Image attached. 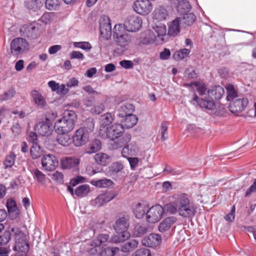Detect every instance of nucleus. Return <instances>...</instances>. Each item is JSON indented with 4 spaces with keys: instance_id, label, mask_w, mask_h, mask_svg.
<instances>
[{
    "instance_id": "obj_22",
    "label": "nucleus",
    "mask_w": 256,
    "mask_h": 256,
    "mask_svg": "<svg viewBox=\"0 0 256 256\" xmlns=\"http://www.w3.org/2000/svg\"><path fill=\"white\" fill-rule=\"evenodd\" d=\"M193 100L196 102L202 108L212 110L215 107V103L212 100H206L203 98H200L194 94L193 97Z\"/></svg>"
},
{
    "instance_id": "obj_55",
    "label": "nucleus",
    "mask_w": 256,
    "mask_h": 256,
    "mask_svg": "<svg viewBox=\"0 0 256 256\" xmlns=\"http://www.w3.org/2000/svg\"><path fill=\"white\" fill-rule=\"evenodd\" d=\"M168 125L166 122H162L161 124L160 129V133L161 139L162 140H165L168 138Z\"/></svg>"
},
{
    "instance_id": "obj_44",
    "label": "nucleus",
    "mask_w": 256,
    "mask_h": 256,
    "mask_svg": "<svg viewBox=\"0 0 256 256\" xmlns=\"http://www.w3.org/2000/svg\"><path fill=\"white\" fill-rule=\"evenodd\" d=\"M32 173L34 178L36 179L39 183L42 184L44 182L46 178V175L39 170L35 168L33 170Z\"/></svg>"
},
{
    "instance_id": "obj_1",
    "label": "nucleus",
    "mask_w": 256,
    "mask_h": 256,
    "mask_svg": "<svg viewBox=\"0 0 256 256\" xmlns=\"http://www.w3.org/2000/svg\"><path fill=\"white\" fill-rule=\"evenodd\" d=\"M164 209L171 214H178L184 218H192L196 212L188 195L184 193L174 194L170 202L164 206Z\"/></svg>"
},
{
    "instance_id": "obj_14",
    "label": "nucleus",
    "mask_w": 256,
    "mask_h": 256,
    "mask_svg": "<svg viewBox=\"0 0 256 256\" xmlns=\"http://www.w3.org/2000/svg\"><path fill=\"white\" fill-rule=\"evenodd\" d=\"M52 122L46 120L37 123L35 126V130L40 135L42 136H50L52 131Z\"/></svg>"
},
{
    "instance_id": "obj_13",
    "label": "nucleus",
    "mask_w": 256,
    "mask_h": 256,
    "mask_svg": "<svg viewBox=\"0 0 256 256\" xmlns=\"http://www.w3.org/2000/svg\"><path fill=\"white\" fill-rule=\"evenodd\" d=\"M100 30L101 36L106 40L110 38L112 27L110 20L109 17L106 16L101 19L100 22Z\"/></svg>"
},
{
    "instance_id": "obj_37",
    "label": "nucleus",
    "mask_w": 256,
    "mask_h": 256,
    "mask_svg": "<svg viewBox=\"0 0 256 256\" xmlns=\"http://www.w3.org/2000/svg\"><path fill=\"white\" fill-rule=\"evenodd\" d=\"M154 32L156 34V37L160 38L162 41L164 40V37L166 36V28L164 24H160L154 27Z\"/></svg>"
},
{
    "instance_id": "obj_47",
    "label": "nucleus",
    "mask_w": 256,
    "mask_h": 256,
    "mask_svg": "<svg viewBox=\"0 0 256 256\" xmlns=\"http://www.w3.org/2000/svg\"><path fill=\"white\" fill-rule=\"evenodd\" d=\"M123 168V164L120 162H116L113 163L109 167L110 175L116 174L118 172H120Z\"/></svg>"
},
{
    "instance_id": "obj_45",
    "label": "nucleus",
    "mask_w": 256,
    "mask_h": 256,
    "mask_svg": "<svg viewBox=\"0 0 256 256\" xmlns=\"http://www.w3.org/2000/svg\"><path fill=\"white\" fill-rule=\"evenodd\" d=\"M6 208L9 212H14L16 214V216L14 218H16L18 216V212L16 206V202L12 200L9 199L6 202Z\"/></svg>"
},
{
    "instance_id": "obj_11",
    "label": "nucleus",
    "mask_w": 256,
    "mask_h": 256,
    "mask_svg": "<svg viewBox=\"0 0 256 256\" xmlns=\"http://www.w3.org/2000/svg\"><path fill=\"white\" fill-rule=\"evenodd\" d=\"M129 216L126 214H120L118 218L116 220L114 225V228L116 233L128 232V229L129 227Z\"/></svg>"
},
{
    "instance_id": "obj_4",
    "label": "nucleus",
    "mask_w": 256,
    "mask_h": 256,
    "mask_svg": "<svg viewBox=\"0 0 256 256\" xmlns=\"http://www.w3.org/2000/svg\"><path fill=\"white\" fill-rule=\"evenodd\" d=\"M87 126H82L78 129L72 136V144L76 147L86 144L90 140V136L93 131L94 122L93 120H86Z\"/></svg>"
},
{
    "instance_id": "obj_41",
    "label": "nucleus",
    "mask_w": 256,
    "mask_h": 256,
    "mask_svg": "<svg viewBox=\"0 0 256 256\" xmlns=\"http://www.w3.org/2000/svg\"><path fill=\"white\" fill-rule=\"evenodd\" d=\"M119 251L116 247L106 248L102 250L99 252V256H114Z\"/></svg>"
},
{
    "instance_id": "obj_29",
    "label": "nucleus",
    "mask_w": 256,
    "mask_h": 256,
    "mask_svg": "<svg viewBox=\"0 0 256 256\" xmlns=\"http://www.w3.org/2000/svg\"><path fill=\"white\" fill-rule=\"evenodd\" d=\"M138 244V240H130L129 241L124 243L121 246V251L124 252H129L133 251L137 248Z\"/></svg>"
},
{
    "instance_id": "obj_12",
    "label": "nucleus",
    "mask_w": 256,
    "mask_h": 256,
    "mask_svg": "<svg viewBox=\"0 0 256 256\" xmlns=\"http://www.w3.org/2000/svg\"><path fill=\"white\" fill-rule=\"evenodd\" d=\"M133 8L140 14L146 15L152 10V6L148 0H137L134 2Z\"/></svg>"
},
{
    "instance_id": "obj_25",
    "label": "nucleus",
    "mask_w": 256,
    "mask_h": 256,
    "mask_svg": "<svg viewBox=\"0 0 256 256\" xmlns=\"http://www.w3.org/2000/svg\"><path fill=\"white\" fill-rule=\"evenodd\" d=\"M148 206L145 204H138L134 208L133 212L136 218L140 219L143 218L148 211Z\"/></svg>"
},
{
    "instance_id": "obj_32",
    "label": "nucleus",
    "mask_w": 256,
    "mask_h": 256,
    "mask_svg": "<svg viewBox=\"0 0 256 256\" xmlns=\"http://www.w3.org/2000/svg\"><path fill=\"white\" fill-rule=\"evenodd\" d=\"M90 192L89 185L82 184L78 186L74 190V194L80 198L86 196Z\"/></svg>"
},
{
    "instance_id": "obj_50",
    "label": "nucleus",
    "mask_w": 256,
    "mask_h": 256,
    "mask_svg": "<svg viewBox=\"0 0 256 256\" xmlns=\"http://www.w3.org/2000/svg\"><path fill=\"white\" fill-rule=\"evenodd\" d=\"M11 238V234L10 230H5L0 233V246L7 244Z\"/></svg>"
},
{
    "instance_id": "obj_2",
    "label": "nucleus",
    "mask_w": 256,
    "mask_h": 256,
    "mask_svg": "<svg viewBox=\"0 0 256 256\" xmlns=\"http://www.w3.org/2000/svg\"><path fill=\"white\" fill-rule=\"evenodd\" d=\"M124 132V126L120 124H114L106 128V134L110 140L108 144L110 148L117 149L121 148L130 140L131 136L130 134H126L121 137Z\"/></svg>"
},
{
    "instance_id": "obj_40",
    "label": "nucleus",
    "mask_w": 256,
    "mask_h": 256,
    "mask_svg": "<svg viewBox=\"0 0 256 256\" xmlns=\"http://www.w3.org/2000/svg\"><path fill=\"white\" fill-rule=\"evenodd\" d=\"M102 143L100 140L96 139L92 140L90 145L87 153L91 154L98 152L100 149Z\"/></svg>"
},
{
    "instance_id": "obj_33",
    "label": "nucleus",
    "mask_w": 256,
    "mask_h": 256,
    "mask_svg": "<svg viewBox=\"0 0 256 256\" xmlns=\"http://www.w3.org/2000/svg\"><path fill=\"white\" fill-rule=\"evenodd\" d=\"M177 3V10L181 13H185L189 12L191 9L189 2L186 0H176Z\"/></svg>"
},
{
    "instance_id": "obj_58",
    "label": "nucleus",
    "mask_w": 256,
    "mask_h": 256,
    "mask_svg": "<svg viewBox=\"0 0 256 256\" xmlns=\"http://www.w3.org/2000/svg\"><path fill=\"white\" fill-rule=\"evenodd\" d=\"M25 6L33 11L36 10L38 8V4L36 0H25L24 1Z\"/></svg>"
},
{
    "instance_id": "obj_21",
    "label": "nucleus",
    "mask_w": 256,
    "mask_h": 256,
    "mask_svg": "<svg viewBox=\"0 0 256 256\" xmlns=\"http://www.w3.org/2000/svg\"><path fill=\"white\" fill-rule=\"evenodd\" d=\"M181 24L180 18H176L170 22L168 26V34L174 37L176 36L180 32Z\"/></svg>"
},
{
    "instance_id": "obj_35",
    "label": "nucleus",
    "mask_w": 256,
    "mask_h": 256,
    "mask_svg": "<svg viewBox=\"0 0 256 256\" xmlns=\"http://www.w3.org/2000/svg\"><path fill=\"white\" fill-rule=\"evenodd\" d=\"M147 232V227L144 224H136L133 230V234L136 237H140Z\"/></svg>"
},
{
    "instance_id": "obj_49",
    "label": "nucleus",
    "mask_w": 256,
    "mask_h": 256,
    "mask_svg": "<svg viewBox=\"0 0 256 256\" xmlns=\"http://www.w3.org/2000/svg\"><path fill=\"white\" fill-rule=\"evenodd\" d=\"M100 120L102 126H106L112 122L114 118L110 113L107 112L101 116Z\"/></svg>"
},
{
    "instance_id": "obj_57",
    "label": "nucleus",
    "mask_w": 256,
    "mask_h": 256,
    "mask_svg": "<svg viewBox=\"0 0 256 256\" xmlns=\"http://www.w3.org/2000/svg\"><path fill=\"white\" fill-rule=\"evenodd\" d=\"M163 172L172 176H178L182 174V172L180 170L172 168L170 166L168 165L166 166Z\"/></svg>"
},
{
    "instance_id": "obj_8",
    "label": "nucleus",
    "mask_w": 256,
    "mask_h": 256,
    "mask_svg": "<svg viewBox=\"0 0 256 256\" xmlns=\"http://www.w3.org/2000/svg\"><path fill=\"white\" fill-rule=\"evenodd\" d=\"M20 36L29 40L37 39L40 36V30L38 24H26L20 28Z\"/></svg>"
},
{
    "instance_id": "obj_24",
    "label": "nucleus",
    "mask_w": 256,
    "mask_h": 256,
    "mask_svg": "<svg viewBox=\"0 0 256 256\" xmlns=\"http://www.w3.org/2000/svg\"><path fill=\"white\" fill-rule=\"evenodd\" d=\"M61 162L64 169H70L78 165L80 160L76 157H67L62 160Z\"/></svg>"
},
{
    "instance_id": "obj_62",
    "label": "nucleus",
    "mask_w": 256,
    "mask_h": 256,
    "mask_svg": "<svg viewBox=\"0 0 256 256\" xmlns=\"http://www.w3.org/2000/svg\"><path fill=\"white\" fill-rule=\"evenodd\" d=\"M85 178L82 176H77L70 180V184L72 186H75L76 185L81 182H83Z\"/></svg>"
},
{
    "instance_id": "obj_18",
    "label": "nucleus",
    "mask_w": 256,
    "mask_h": 256,
    "mask_svg": "<svg viewBox=\"0 0 256 256\" xmlns=\"http://www.w3.org/2000/svg\"><path fill=\"white\" fill-rule=\"evenodd\" d=\"M162 238L160 235L151 234L142 240V244L148 247H156L160 244Z\"/></svg>"
},
{
    "instance_id": "obj_28",
    "label": "nucleus",
    "mask_w": 256,
    "mask_h": 256,
    "mask_svg": "<svg viewBox=\"0 0 256 256\" xmlns=\"http://www.w3.org/2000/svg\"><path fill=\"white\" fill-rule=\"evenodd\" d=\"M154 18L158 21H162L166 20L168 16L166 9L162 6L156 8L153 13Z\"/></svg>"
},
{
    "instance_id": "obj_10",
    "label": "nucleus",
    "mask_w": 256,
    "mask_h": 256,
    "mask_svg": "<svg viewBox=\"0 0 256 256\" xmlns=\"http://www.w3.org/2000/svg\"><path fill=\"white\" fill-rule=\"evenodd\" d=\"M142 24V18L136 15L128 16L124 24V28L128 32H134L138 30Z\"/></svg>"
},
{
    "instance_id": "obj_60",
    "label": "nucleus",
    "mask_w": 256,
    "mask_h": 256,
    "mask_svg": "<svg viewBox=\"0 0 256 256\" xmlns=\"http://www.w3.org/2000/svg\"><path fill=\"white\" fill-rule=\"evenodd\" d=\"M184 76L186 78L192 79L196 78L197 74L194 70L192 68H187L184 72Z\"/></svg>"
},
{
    "instance_id": "obj_61",
    "label": "nucleus",
    "mask_w": 256,
    "mask_h": 256,
    "mask_svg": "<svg viewBox=\"0 0 256 256\" xmlns=\"http://www.w3.org/2000/svg\"><path fill=\"white\" fill-rule=\"evenodd\" d=\"M128 161L130 168L132 170H134L138 166V162H139V160L138 158H128Z\"/></svg>"
},
{
    "instance_id": "obj_59",
    "label": "nucleus",
    "mask_w": 256,
    "mask_h": 256,
    "mask_svg": "<svg viewBox=\"0 0 256 256\" xmlns=\"http://www.w3.org/2000/svg\"><path fill=\"white\" fill-rule=\"evenodd\" d=\"M150 250L146 248H140L137 250L134 256H150Z\"/></svg>"
},
{
    "instance_id": "obj_31",
    "label": "nucleus",
    "mask_w": 256,
    "mask_h": 256,
    "mask_svg": "<svg viewBox=\"0 0 256 256\" xmlns=\"http://www.w3.org/2000/svg\"><path fill=\"white\" fill-rule=\"evenodd\" d=\"M90 184L98 188H106L112 186L114 184V182L110 180L107 178L101 179L99 180H92Z\"/></svg>"
},
{
    "instance_id": "obj_36",
    "label": "nucleus",
    "mask_w": 256,
    "mask_h": 256,
    "mask_svg": "<svg viewBox=\"0 0 256 256\" xmlns=\"http://www.w3.org/2000/svg\"><path fill=\"white\" fill-rule=\"evenodd\" d=\"M130 236L129 232L122 233H117V234L114 236L110 239L109 242L118 243L127 240Z\"/></svg>"
},
{
    "instance_id": "obj_39",
    "label": "nucleus",
    "mask_w": 256,
    "mask_h": 256,
    "mask_svg": "<svg viewBox=\"0 0 256 256\" xmlns=\"http://www.w3.org/2000/svg\"><path fill=\"white\" fill-rule=\"evenodd\" d=\"M226 88L227 91L226 99L228 101L233 100L234 98L237 97L238 94L233 85L228 84L226 86Z\"/></svg>"
},
{
    "instance_id": "obj_53",
    "label": "nucleus",
    "mask_w": 256,
    "mask_h": 256,
    "mask_svg": "<svg viewBox=\"0 0 256 256\" xmlns=\"http://www.w3.org/2000/svg\"><path fill=\"white\" fill-rule=\"evenodd\" d=\"M74 46L86 52H88L92 48L90 44L88 42H74Z\"/></svg>"
},
{
    "instance_id": "obj_51",
    "label": "nucleus",
    "mask_w": 256,
    "mask_h": 256,
    "mask_svg": "<svg viewBox=\"0 0 256 256\" xmlns=\"http://www.w3.org/2000/svg\"><path fill=\"white\" fill-rule=\"evenodd\" d=\"M15 93L16 92L13 88H10L3 94H0V101H6L12 98Z\"/></svg>"
},
{
    "instance_id": "obj_6",
    "label": "nucleus",
    "mask_w": 256,
    "mask_h": 256,
    "mask_svg": "<svg viewBox=\"0 0 256 256\" xmlns=\"http://www.w3.org/2000/svg\"><path fill=\"white\" fill-rule=\"evenodd\" d=\"M28 47V43L22 38H16L12 40L10 45L11 54L16 58L24 53Z\"/></svg>"
},
{
    "instance_id": "obj_38",
    "label": "nucleus",
    "mask_w": 256,
    "mask_h": 256,
    "mask_svg": "<svg viewBox=\"0 0 256 256\" xmlns=\"http://www.w3.org/2000/svg\"><path fill=\"white\" fill-rule=\"evenodd\" d=\"M109 156L104 153H98L94 156L96 162L102 166H106L109 162Z\"/></svg>"
},
{
    "instance_id": "obj_5",
    "label": "nucleus",
    "mask_w": 256,
    "mask_h": 256,
    "mask_svg": "<svg viewBox=\"0 0 256 256\" xmlns=\"http://www.w3.org/2000/svg\"><path fill=\"white\" fill-rule=\"evenodd\" d=\"M122 28L121 24H118L114 26L113 29L114 38L117 45L120 46L114 50V52L118 54H122L127 50L128 46L131 41V36L129 34L127 33L120 34L118 32Z\"/></svg>"
},
{
    "instance_id": "obj_48",
    "label": "nucleus",
    "mask_w": 256,
    "mask_h": 256,
    "mask_svg": "<svg viewBox=\"0 0 256 256\" xmlns=\"http://www.w3.org/2000/svg\"><path fill=\"white\" fill-rule=\"evenodd\" d=\"M109 236L106 234H99L96 240H93V244L94 245H99L104 244L108 242H109Z\"/></svg>"
},
{
    "instance_id": "obj_20",
    "label": "nucleus",
    "mask_w": 256,
    "mask_h": 256,
    "mask_svg": "<svg viewBox=\"0 0 256 256\" xmlns=\"http://www.w3.org/2000/svg\"><path fill=\"white\" fill-rule=\"evenodd\" d=\"M224 88L220 86H216L211 88L208 91V98L212 100H220L224 94Z\"/></svg>"
},
{
    "instance_id": "obj_63",
    "label": "nucleus",
    "mask_w": 256,
    "mask_h": 256,
    "mask_svg": "<svg viewBox=\"0 0 256 256\" xmlns=\"http://www.w3.org/2000/svg\"><path fill=\"white\" fill-rule=\"evenodd\" d=\"M120 66L125 69H130L133 66V62L130 60H122L120 62Z\"/></svg>"
},
{
    "instance_id": "obj_3",
    "label": "nucleus",
    "mask_w": 256,
    "mask_h": 256,
    "mask_svg": "<svg viewBox=\"0 0 256 256\" xmlns=\"http://www.w3.org/2000/svg\"><path fill=\"white\" fill-rule=\"evenodd\" d=\"M77 116L73 110H67L62 118L57 120L54 126L58 134H65L71 132L74 127Z\"/></svg>"
},
{
    "instance_id": "obj_16",
    "label": "nucleus",
    "mask_w": 256,
    "mask_h": 256,
    "mask_svg": "<svg viewBox=\"0 0 256 256\" xmlns=\"http://www.w3.org/2000/svg\"><path fill=\"white\" fill-rule=\"evenodd\" d=\"M115 196L110 192H106L99 194L96 198L90 202V205L95 207L99 208L104 204L112 200Z\"/></svg>"
},
{
    "instance_id": "obj_15",
    "label": "nucleus",
    "mask_w": 256,
    "mask_h": 256,
    "mask_svg": "<svg viewBox=\"0 0 256 256\" xmlns=\"http://www.w3.org/2000/svg\"><path fill=\"white\" fill-rule=\"evenodd\" d=\"M248 100L246 98H239L233 100L230 104L229 109L232 114L239 113L246 107Z\"/></svg>"
},
{
    "instance_id": "obj_54",
    "label": "nucleus",
    "mask_w": 256,
    "mask_h": 256,
    "mask_svg": "<svg viewBox=\"0 0 256 256\" xmlns=\"http://www.w3.org/2000/svg\"><path fill=\"white\" fill-rule=\"evenodd\" d=\"M61 2V0H46L45 6L47 9L54 10L56 8Z\"/></svg>"
},
{
    "instance_id": "obj_17",
    "label": "nucleus",
    "mask_w": 256,
    "mask_h": 256,
    "mask_svg": "<svg viewBox=\"0 0 256 256\" xmlns=\"http://www.w3.org/2000/svg\"><path fill=\"white\" fill-rule=\"evenodd\" d=\"M42 165L48 171L54 170L58 165V161L52 154L44 156L42 159Z\"/></svg>"
},
{
    "instance_id": "obj_7",
    "label": "nucleus",
    "mask_w": 256,
    "mask_h": 256,
    "mask_svg": "<svg viewBox=\"0 0 256 256\" xmlns=\"http://www.w3.org/2000/svg\"><path fill=\"white\" fill-rule=\"evenodd\" d=\"M10 230L14 232L16 234L15 240L16 244L14 250L20 252H26L29 250L30 246L26 242V237L24 234L18 228H12Z\"/></svg>"
},
{
    "instance_id": "obj_42",
    "label": "nucleus",
    "mask_w": 256,
    "mask_h": 256,
    "mask_svg": "<svg viewBox=\"0 0 256 256\" xmlns=\"http://www.w3.org/2000/svg\"><path fill=\"white\" fill-rule=\"evenodd\" d=\"M190 53V50L188 48H183L174 52L172 56L174 60H178L186 58Z\"/></svg>"
},
{
    "instance_id": "obj_30",
    "label": "nucleus",
    "mask_w": 256,
    "mask_h": 256,
    "mask_svg": "<svg viewBox=\"0 0 256 256\" xmlns=\"http://www.w3.org/2000/svg\"><path fill=\"white\" fill-rule=\"evenodd\" d=\"M182 14L183 16L180 18V22L184 26L192 25L196 20V17L195 15L192 12Z\"/></svg>"
},
{
    "instance_id": "obj_23",
    "label": "nucleus",
    "mask_w": 256,
    "mask_h": 256,
    "mask_svg": "<svg viewBox=\"0 0 256 256\" xmlns=\"http://www.w3.org/2000/svg\"><path fill=\"white\" fill-rule=\"evenodd\" d=\"M176 220V218L174 216L166 218L160 224L158 230L160 232L168 230Z\"/></svg>"
},
{
    "instance_id": "obj_26",
    "label": "nucleus",
    "mask_w": 256,
    "mask_h": 256,
    "mask_svg": "<svg viewBox=\"0 0 256 256\" xmlns=\"http://www.w3.org/2000/svg\"><path fill=\"white\" fill-rule=\"evenodd\" d=\"M31 96L34 102L38 106L44 108L46 105V101L42 94L38 90H34L31 92Z\"/></svg>"
},
{
    "instance_id": "obj_19",
    "label": "nucleus",
    "mask_w": 256,
    "mask_h": 256,
    "mask_svg": "<svg viewBox=\"0 0 256 256\" xmlns=\"http://www.w3.org/2000/svg\"><path fill=\"white\" fill-rule=\"evenodd\" d=\"M134 106L131 104H122L117 110V116L123 118L126 116L132 114L134 111Z\"/></svg>"
},
{
    "instance_id": "obj_46",
    "label": "nucleus",
    "mask_w": 256,
    "mask_h": 256,
    "mask_svg": "<svg viewBox=\"0 0 256 256\" xmlns=\"http://www.w3.org/2000/svg\"><path fill=\"white\" fill-rule=\"evenodd\" d=\"M16 158V155L11 152L9 155L7 156L4 162V164L6 168H12L14 164Z\"/></svg>"
},
{
    "instance_id": "obj_52",
    "label": "nucleus",
    "mask_w": 256,
    "mask_h": 256,
    "mask_svg": "<svg viewBox=\"0 0 256 256\" xmlns=\"http://www.w3.org/2000/svg\"><path fill=\"white\" fill-rule=\"evenodd\" d=\"M146 36L142 38V42L145 44H150L154 42L156 36L150 31L146 32Z\"/></svg>"
},
{
    "instance_id": "obj_56",
    "label": "nucleus",
    "mask_w": 256,
    "mask_h": 256,
    "mask_svg": "<svg viewBox=\"0 0 256 256\" xmlns=\"http://www.w3.org/2000/svg\"><path fill=\"white\" fill-rule=\"evenodd\" d=\"M196 87L197 91L200 95L202 96L206 94L207 88L204 84L198 82H196L192 83Z\"/></svg>"
},
{
    "instance_id": "obj_34",
    "label": "nucleus",
    "mask_w": 256,
    "mask_h": 256,
    "mask_svg": "<svg viewBox=\"0 0 256 256\" xmlns=\"http://www.w3.org/2000/svg\"><path fill=\"white\" fill-rule=\"evenodd\" d=\"M124 118V124L127 128L133 127L138 122V118L133 114H130L126 116Z\"/></svg>"
},
{
    "instance_id": "obj_9",
    "label": "nucleus",
    "mask_w": 256,
    "mask_h": 256,
    "mask_svg": "<svg viewBox=\"0 0 256 256\" xmlns=\"http://www.w3.org/2000/svg\"><path fill=\"white\" fill-rule=\"evenodd\" d=\"M164 214V208L160 204L150 207L146 213V219L149 223L154 224L160 221Z\"/></svg>"
},
{
    "instance_id": "obj_27",
    "label": "nucleus",
    "mask_w": 256,
    "mask_h": 256,
    "mask_svg": "<svg viewBox=\"0 0 256 256\" xmlns=\"http://www.w3.org/2000/svg\"><path fill=\"white\" fill-rule=\"evenodd\" d=\"M56 140L59 144L64 147L68 146L72 143V136L71 137L67 134H58Z\"/></svg>"
},
{
    "instance_id": "obj_64",
    "label": "nucleus",
    "mask_w": 256,
    "mask_h": 256,
    "mask_svg": "<svg viewBox=\"0 0 256 256\" xmlns=\"http://www.w3.org/2000/svg\"><path fill=\"white\" fill-rule=\"evenodd\" d=\"M256 192V178L254 180V182L250 188L248 189L245 194V196H249L252 192Z\"/></svg>"
},
{
    "instance_id": "obj_43",
    "label": "nucleus",
    "mask_w": 256,
    "mask_h": 256,
    "mask_svg": "<svg viewBox=\"0 0 256 256\" xmlns=\"http://www.w3.org/2000/svg\"><path fill=\"white\" fill-rule=\"evenodd\" d=\"M30 154L33 159H36L40 158L42 154V150L40 146L38 143L32 144L30 148Z\"/></svg>"
}]
</instances>
